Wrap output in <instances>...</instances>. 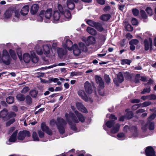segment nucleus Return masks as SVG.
<instances>
[{"label":"nucleus","instance_id":"nucleus-63","mask_svg":"<svg viewBox=\"0 0 156 156\" xmlns=\"http://www.w3.org/2000/svg\"><path fill=\"white\" fill-rule=\"evenodd\" d=\"M36 52L37 54L40 55H42L44 54L43 51H42L41 49L39 48L37 49L36 50Z\"/></svg>","mask_w":156,"mask_h":156},{"label":"nucleus","instance_id":"nucleus-51","mask_svg":"<svg viewBox=\"0 0 156 156\" xmlns=\"http://www.w3.org/2000/svg\"><path fill=\"white\" fill-rule=\"evenodd\" d=\"M132 113L131 112H127L126 115V117L128 119H130L132 117Z\"/></svg>","mask_w":156,"mask_h":156},{"label":"nucleus","instance_id":"nucleus-37","mask_svg":"<svg viewBox=\"0 0 156 156\" xmlns=\"http://www.w3.org/2000/svg\"><path fill=\"white\" fill-rule=\"evenodd\" d=\"M118 139L120 140H122L125 139L126 137L124 133H118L117 135Z\"/></svg>","mask_w":156,"mask_h":156},{"label":"nucleus","instance_id":"nucleus-26","mask_svg":"<svg viewBox=\"0 0 156 156\" xmlns=\"http://www.w3.org/2000/svg\"><path fill=\"white\" fill-rule=\"evenodd\" d=\"M53 17L54 20H58L60 17L62 18L61 14L57 11H55L53 14Z\"/></svg>","mask_w":156,"mask_h":156},{"label":"nucleus","instance_id":"nucleus-59","mask_svg":"<svg viewBox=\"0 0 156 156\" xmlns=\"http://www.w3.org/2000/svg\"><path fill=\"white\" fill-rule=\"evenodd\" d=\"M58 8L59 11L61 14H62L63 11V8L61 5L59 4L58 5Z\"/></svg>","mask_w":156,"mask_h":156},{"label":"nucleus","instance_id":"nucleus-36","mask_svg":"<svg viewBox=\"0 0 156 156\" xmlns=\"http://www.w3.org/2000/svg\"><path fill=\"white\" fill-rule=\"evenodd\" d=\"M115 122L113 120H110L105 123V125L108 128H110L114 124Z\"/></svg>","mask_w":156,"mask_h":156},{"label":"nucleus","instance_id":"nucleus-4","mask_svg":"<svg viewBox=\"0 0 156 156\" xmlns=\"http://www.w3.org/2000/svg\"><path fill=\"white\" fill-rule=\"evenodd\" d=\"M52 14V9H48L45 11L44 10L41 11L40 13V17L42 18L41 21H42L43 19H44V17L48 20H49Z\"/></svg>","mask_w":156,"mask_h":156},{"label":"nucleus","instance_id":"nucleus-10","mask_svg":"<svg viewBox=\"0 0 156 156\" xmlns=\"http://www.w3.org/2000/svg\"><path fill=\"white\" fill-rule=\"evenodd\" d=\"M85 90L88 94H91L92 92V89L91 84L87 81H86L84 84Z\"/></svg>","mask_w":156,"mask_h":156},{"label":"nucleus","instance_id":"nucleus-46","mask_svg":"<svg viewBox=\"0 0 156 156\" xmlns=\"http://www.w3.org/2000/svg\"><path fill=\"white\" fill-rule=\"evenodd\" d=\"M151 104V102L149 101H145L142 103L143 105L142 108L145 107L150 105Z\"/></svg>","mask_w":156,"mask_h":156},{"label":"nucleus","instance_id":"nucleus-21","mask_svg":"<svg viewBox=\"0 0 156 156\" xmlns=\"http://www.w3.org/2000/svg\"><path fill=\"white\" fill-rule=\"evenodd\" d=\"M29 10V8L28 6L27 5H25L21 9L20 13L23 15H26L28 14Z\"/></svg>","mask_w":156,"mask_h":156},{"label":"nucleus","instance_id":"nucleus-39","mask_svg":"<svg viewBox=\"0 0 156 156\" xmlns=\"http://www.w3.org/2000/svg\"><path fill=\"white\" fill-rule=\"evenodd\" d=\"M48 44L50 47L52 46L53 48H55L57 46V41H51Z\"/></svg>","mask_w":156,"mask_h":156},{"label":"nucleus","instance_id":"nucleus-32","mask_svg":"<svg viewBox=\"0 0 156 156\" xmlns=\"http://www.w3.org/2000/svg\"><path fill=\"white\" fill-rule=\"evenodd\" d=\"M94 27H95L99 31H102L104 30L101 24L98 22H97Z\"/></svg>","mask_w":156,"mask_h":156},{"label":"nucleus","instance_id":"nucleus-25","mask_svg":"<svg viewBox=\"0 0 156 156\" xmlns=\"http://www.w3.org/2000/svg\"><path fill=\"white\" fill-rule=\"evenodd\" d=\"M20 15L19 12L17 10L14 11V15L12 21L13 22H17L20 18Z\"/></svg>","mask_w":156,"mask_h":156},{"label":"nucleus","instance_id":"nucleus-2","mask_svg":"<svg viewBox=\"0 0 156 156\" xmlns=\"http://www.w3.org/2000/svg\"><path fill=\"white\" fill-rule=\"evenodd\" d=\"M66 123L67 122L62 118H61L57 119V122L54 119H52L50 121V124L52 126L56 124L58 129L61 134H62L64 133L65 129L63 126L66 125Z\"/></svg>","mask_w":156,"mask_h":156},{"label":"nucleus","instance_id":"nucleus-45","mask_svg":"<svg viewBox=\"0 0 156 156\" xmlns=\"http://www.w3.org/2000/svg\"><path fill=\"white\" fill-rule=\"evenodd\" d=\"M30 94L33 97H36L37 95V92L36 90H32L30 92Z\"/></svg>","mask_w":156,"mask_h":156},{"label":"nucleus","instance_id":"nucleus-38","mask_svg":"<svg viewBox=\"0 0 156 156\" xmlns=\"http://www.w3.org/2000/svg\"><path fill=\"white\" fill-rule=\"evenodd\" d=\"M9 53L12 57V58L14 60L16 59L17 57L15 51L12 49L9 50Z\"/></svg>","mask_w":156,"mask_h":156},{"label":"nucleus","instance_id":"nucleus-57","mask_svg":"<svg viewBox=\"0 0 156 156\" xmlns=\"http://www.w3.org/2000/svg\"><path fill=\"white\" fill-rule=\"evenodd\" d=\"M29 89V88L27 87H25L23 88L22 90L21 91V92L23 93H25L27 92L28 91Z\"/></svg>","mask_w":156,"mask_h":156},{"label":"nucleus","instance_id":"nucleus-1","mask_svg":"<svg viewBox=\"0 0 156 156\" xmlns=\"http://www.w3.org/2000/svg\"><path fill=\"white\" fill-rule=\"evenodd\" d=\"M75 113L78 118L74 115V114L72 112H69V114L66 113L65 116L66 121L68 122L71 128L73 130L76 131V125L73 124V122L78 123L79 120L82 122H83L85 121V118L82 114L79 113L77 111H75Z\"/></svg>","mask_w":156,"mask_h":156},{"label":"nucleus","instance_id":"nucleus-44","mask_svg":"<svg viewBox=\"0 0 156 156\" xmlns=\"http://www.w3.org/2000/svg\"><path fill=\"white\" fill-rule=\"evenodd\" d=\"M139 41L136 39H133L131 40L129 42L130 44L136 45L139 43Z\"/></svg>","mask_w":156,"mask_h":156},{"label":"nucleus","instance_id":"nucleus-7","mask_svg":"<svg viewBox=\"0 0 156 156\" xmlns=\"http://www.w3.org/2000/svg\"><path fill=\"white\" fill-rule=\"evenodd\" d=\"M145 50L147 51L149 48L151 50L152 49V40L151 38H149V40L145 39L144 41Z\"/></svg>","mask_w":156,"mask_h":156},{"label":"nucleus","instance_id":"nucleus-3","mask_svg":"<svg viewBox=\"0 0 156 156\" xmlns=\"http://www.w3.org/2000/svg\"><path fill=\"white\" fill-rule=\"evenodd\" d=\"M11 60V58L8 51L6 50H4L1 59L0 56V62H2L6 65H9L10 64Z\"/></svg>","mask_w":156,"mask_h":156},{"label":"nucleus","instance_id":"nucleus-27","mask_svg":"<svg viewBox=\"0 0 156 156\" xmlns=\"http://www.w3.org/2000/svg\"><path fill=\"white\" fill-rule=\"evenodd\" d=\"M50 47L48 45H45L43 46V51L44 54L45 55L47 56L49 54L50 52Z\"/></svg>","mask_w":156,"mask_h":156},{"label":"nucleus","instance_id":"nucleus-61","mask_svg":"<svg viewBox=\"0 0 156 156\" xmlns=\"http://www.w3.org/2000/svg\"><path fill=\"white\" fill-rule=\"evenodd\" d=\"M15 121V119H12L10 120L6 124V125L7 126H10L11 124L13 123Z\"/></svg>","mask_w":156,"mask_h":156},{"label":"nucleus","instance_id":"nucleus-55","mask_svg":"<svg viewBox=\"0 0 156 156\" xmlns=\"http://www.w3.org/2000/svg\"><path fill=\"white\" fill-rule=\"evenodd\" d=\"M150 90H151L150 87L145 88L143 91H142L141 93L142 94H144L147 93H149Z\"/></svg>","mask_w":156,"mask_h":156},{"label":"nucleus","instance_id":"nucleus-19","mask_svg":"<svg viewBox=\"0 0 156 156\" xmlns=\"http://www.w3.org/2000/svg\"><path fill=\"white\" fill-rule=\"evenodd\" d=\"M13 12L11 10H7L4 13V17L5 19H9L11 18Z\"/></svg>","mask_w":156,"mask_h":156},{"label":"nucleus","instance_id":"nucleus-53","mask_svg":"<svg viewBox=\"0 0 156 156\" xmlns=\"http://www.w3.org/2000/svg\"><path fill=\"white\" fill-rule=\"evenodd\" d=\"M26 101L27 104H30L32 102L31 98L30 97L27 96L26 98Z\"/></svg>","mask_w":156,"mask_h":156},{"label":"nucleus","instance_id":"nucleus-48","mask_svg":"<svg viewBox=\"0 0 156 156\" xmlns=\"http://www.w3.org/2000/svg\"><path fill=\"white\" fill-rule=\"evenodd\" d=\"M132 11L133 15L136 16L138 15L139 13V11L138 10L136 9H133L132 10Z\"/></svg>","mask_w":156,"mask_h":156},{"label":"nucleus","instance_id":"nucleus-52","mask_svg":"<svg viewBox=\"0 0 156 156\" xmlns=\"http://www.w3.org/2000/svg\"><path fill=\"white\" fill-rule=\"evenodd\" d=\"M131 63L130 60L128 59H124L122 61L121 63L122 64H129Z\"/></svg>","mask_w":156,"mask_h":156},{"label":"nucleus","instance_id":"nucleus-62","mask_svg":"<svg viewBox=\"0 0 156 156\" xmlns=\"http://www.w3.org/2000/svg\"><path fill=\"white\" fill-rule=\"evenodd\" d=\"M139 75H137L135 78L134 82L136 83H138L140 82V79H139Z\"/></svg>","mask_w":156,"mask_h":156},{"label":"nucleus","instance_id":"nucleus-17","mask_svg":"<svg viewBox=\"0 0 156 156\" xmlns=\"http://www.w3.org/2000/svg\"><path fill=\"white\" fill-rule=\"evenodd\" d=\"M76 106L77 109L83 112L86 113L87 111L85 107L80 103L77 102L76 103Z\"/></svg>","mask_w":156,"mask_h":156},{"label":"nucleus","instance_id":"nucleus-9","mask_svg":"<svg viewBox=\"0 0 156 156\" xmlns=\"http://www.w3.org/2000/svg\"><path fill=\"white\" fill-rule=\"evenodd\" d=\"M17 133V131L14 132L10 136L8 141L6 142V143L9 145L10 144L12 143L15 142L16 140V136Z\"/></svg>","mask_w":156,"mask_h":156},{"label":"nucleus","instance_id":"nucleus-34","mask_svg":"<svg viewBox=\"0 0 156 156\" xmlns=\"http://www.w3.org/2000/svg\"><path fill=\"white\" fill-rule=\"evenodd\" d=\"M79 46L80 48V49L84 51H87V48L86 46L82 42L79 43Z\"/></svg>","mask_w":156,"mask_h":156},{"label":"nucleus","instance_id":"nucleus-20","mask_svg":"<svg viewBox=\"0 0 156 156\" xmlns=\"http://www.w3.org/2000/svg\"><path fill=\"white\" fill-rule=\"evenodd\" d=\"M73 50V53L75 55L78 56L81 53V50L78 48L77 44H74L72 48Z\"/></svg>","mask_w":156,"mask_h":156},{"label":"nucleus","instance_id":"nucleus-56","mask_svg":"<svg viewBox=\"0 0 156 156\" xmlns=\"http://www.w3.org/2000/svg\"><path fill=\"white\" fill-rule=\"evenodd\" d=\"M148 96L149 100L156 99V95L154 94H152L150 95H149Z\"/></svg>","mask_w":156,"mask_h":156},{"label":"nucleus","instance_id":"nucleus-14","mask_svg":"<svg viewBox=\"0 0 156 156\" xmlns=\"http://www.w3.org/2000/svg\"><path fill=\"white\" fill-rule=\"evenodd\" d=\"M87 45H89L90 44H94L95 43V38L93 36L89 37L87 39H83Z\"/></svg>","mask_w":156,"mask_h":156},{"label":"nucleus","instance_id":"nucleus-31","mask_svg":"<svg viewBox=\"0 0 156 156\" xmlns=\"http://www.w3.org/2000/svg\"><path fill=\"white\" fill-rule=\"evenodd\" d=\"M110 18V15L108 14H105L100 17V19L104 21H108Z\"/></svg>","mask_w":156,"mask_h":156},{"label":"nucleus","instance_id":"nucleus-23","mask_svg":"<svg viewBox=\"0 0 156 156\" xmlns=\"http://www.w3.org/2000/svg\"><path fill=\"white\" fill-rule=\"evenodd\" d=\"M39 9V6L37 4H34L32 5L30 9V12L32 14H36Z\"/></svg>","mask_w":156,"mask_h":156},{"label":"nucleus","instance_id":"nucleus-16","mask_svg":"<svg viewBox=\"0 0 156 156\" xmlns=\"http://www.w3.org/2000/svg\"><path fill=\"white\" fill-rule=\"evenodd\" d=\"M120 127V125L119 124L117 123L116 124L112 129L111 132L109 133H108V134L112 136L111 134L115 133L118 132L119 131Z\"/></svg>","mask_w":156,"mask_h":156},{"label":"nucleus","instance_id":"nucleus-64","mask_svg":"<svg viewBox=\"0 0 156 156\" xmlns=\"http://www.w3.org/2000/svg\"><path fill=\"white\" fill-rule=\"evenodd\" d=\"M16 115V114L15 113L12 112H10L8 114V116L10 118L14 117Z\"/></svg>","mask_w":156,"mask_h":156},{"label":"nucleus","instance_id":"nucleus-22","mask_svg":"<svg viewBox=\"0 0 156 156\" xmlns=\"http://www.w3.org/2000/svg\"><path fill=\"white\" fill-rule=\"evenodd\" d=\"M78 94L82 99L85 101H87V95L83 90H79L78 92Z\"/></svg>","mask_w":156,"mask_h":156},{"label":"nucleus","instance_id":"nucleus-35","mask_svg":"<svg viewBox=\"0 0 156 156\" xmlns=\"http://www.w3.org/2000/svg\"><path fill=\"white\" fill-rule=\"evenodd\" d=\"M7 110L6 109H4L0 112V117L3 118L5 117L7 114Z\"/></svg>","mask_w":156,"mask_h":156},{"label":"nucleus","instance_id":"nucleus-40","mask_svg":"<svg viewBox=\"0 0 156 156\" xmlns=\"http://www.w3.org/2000/svg\"><path fill=\"white\" fill-rule=\"evenodd\" d=\"M16 97L17 99L20 101H23L25 99L24 97L22 94H17Z\"/></svg>","mask_w":156,"mask_h":156},{"label":"nucleus","instance_id":"nucleus-24","mask_svg":"<svg viewBox=\"0 0 156 156\" xmlns=\"http://www.w3.org/2000/svg\"><path fill=\"white\" fill-rule=\"evenodd\" d=\"M86 30L87 32L91 35H95L97 34V31L95 29L91 27H87Z\"/></svg>","mask_w":156,"mask_h":156},{"label":"nucleus","instance_id":"nucleus-43","mask_svg":"<svg viewBox=\"0 0 156 156\" xmlns=\"http://www.w3.org/2000/svg\"><path fill=\"white\" fill-rule=\"evenodd\" d=\"M32 137L34 141H38L39 139L38 137L37 134L36 132H34L32 134Z\"/></svg>","mask_w":156,"mask_h":156},{"label":"nucleus","instance_id":"nucleus-33","mask_svg":"<svg viewBox=\"0 0 156 156\" xmlns=\"http://www.w3.org/2000/svg\"><path fill=\"white\" fill-rule=\"evenodd\" d=\"M85 21L88 25L93 27H94L97 23V22L93 20H87V19H86L85 20Z\"/></svg>","mask_w":156,"mask_h":156},{"label":"nucleus","instance_id":"nucleus-30","mask_svg":"<svg viewBox=\"0 0 156 156\" xmlns=\"http://www.w3.org/2000/svg\"><path fill=\"white\" fill-rule=\"evenodd\" d=\"M23 59L24 61L26 63L29 62L31 59V56L27 53H25L23 55Z\"/></svg>","mask_w":156,"mask_h":156},{"label":"nucleus","instance_id":"nucleus-60","mask_svg":"<svg viewBox=\"0 0 156 156\" xmlns=\"http://www.w3.org/2000/svg\"><path fill=\"white\" fill-rule=\"evenodd\" d=\"M59 80V79L58 78H51L49 79L50 81H52L54 83H57Z\"/></svg>","mask_w":156,"mask_h":156},{"label":"nucleus","instance_id":"nucleus-49","mask_svg":"<svg viewBox=\"0 0 156 156\" xmlns=\"http://www.w3.org/2000/svg\"><path fill=\"white\" fill-rule=\"evenodd\" d=\"M131 22L132 25H137L138 23V22L136 19L134 18H132L131 20Z\"/></svg>","mask_w":156,"mask_h":156},{"label":"nucleus","instance_id":"nucleus-18","mask_svg":"<svg viewBox=\"0 0 156 156\" xmlns=\"http://www.w3.org/2000/svg\"><path fill=\"white\" fill-rule=\"evenodd\" d=\"M95 79L97 83L100 87L103 88L104 87V84L101 77L99 76H96Z\"/></svg>","mask_w":156,"mask_h":156},{"label":"nucleus","instance_id":"nucleus-6","mask_svg":"<svg viewBox=\"0 0 156 156\" xmlns=\"http://www.w3.org/2000/svg\"><path fill=\"white\" fill-rule=\"evenodd\" d=\"M65 42L62 43L63 47L65 48H67L69 51L72 50L73 45L71 41L69 40L66 39V38L64 39Z\"/></svg>","mask_w":156,"mask_h":156},{"label":"nucleus","instance_id":"nucleus-11","mask_svg":"<svg viewBox=\"0 0 156 156\" xmlns=\"http://www.w3.org/2000/svg\"><path fill=\"white\" fill-rule=\"evenodd\" d=\"M62 18L66 20L70 19L71 18V15L69 11L68 10H65L62 14H61Z\"/></svg>","mask_w":156,"mask_h":156},{"label":"nucleus","instance_id":"nucleus-50","mask_svg":"<svg viewBox=\"0 0 156 156\" xmlns=\"http://www.w3.org/2000/svg\"><path fill=\"white\" fill-rule=\"evenodd\" d=\"M156 115L154 114H152L148 118V121L151 122L156 117Z\"/></svg>","mask_w":156,"mask_h":156},{"label":"nucleus","instance_id":"nucleus-47","mask_svg":"<svg viewBox=\"0 0 156 156\" xmlns=\"http://www.w3.org/2000/svg\"><path fill=\"white\" fill-rule=\"evenodd\" d=\"M140 13L142 17L144 19L147 18V16L144 11L141 10L140 11Z\"/></svg>","mask_w":156,"mask_h":156},{"label":"nucleus","instance_id":"nucleus-42","mask_svg":"<svg viewBox=\"0 0 156 156\" xmlns=\"http://www.w3.org/2000/svg\"><path fill=\"white\" fill-rule=\"evenodd\" d=\"M145 11L149 16H151L152 15L153 11L151 8L149 7H147L145 9Z\"/></svg>","mask_w":156,"mask_h":156},{"label":"nucleus","instance_id":"nucleus-12","mask_svg":"<svg viewBox=\"0 0 156 156\" xmlns=\"http://www.w3.org/2000/svg\"><path fill=\"white\" fill-rule=\"evenodd\" d=\"M147 126L150 130H153L154 129V123L152 122L147 121V124L143 126L142 129L145 131L147 129Z\"/></svg>","mask_w":156,"mask_h":156},{"label":"nucleus","instance_id":"nucleus-5","mask_svg":"<svg viewBox=\"0 0 156 156\" xmlns=\"http://www.w3.org/2000/svg\"><path fill=\"white\" fill-rule=\"evenodd\" d=\"M30 136V132L27 130L20 131L19 132L17 138L19 140H23L25 138Z\"/></svg>","mask_w":156,"mask_h":156},{"label":"nucleus","instance_id":"nucleus-15","mask_svg":"<svg viewBox=\"0 0 156 156\" xmlns=\"http://www.w3.org/2000/svg\"><path fill=\"white\" fill-rule=\"evenodd\" d=\"M146 155L147 156H154L155 155V152L151 147H148L146 148L145 150Z\"/></svg>","mask_w":156,"mask_h":156},{"label":"nucleus","instance_id":"nucleus-8","mask_svg":"<svg viewBox=\"0 0 156 156\" xmlns=\"http://www.w3.org/2000/svg\"><path fill=\"white\" fill-rule=\"evenodd\" d=\"M123 77L121 73H119L117 75V78L114 80L115 84L118 86L119 83H122L123 81Z\"/></svg>","mask_w":156,"mask_h":156},{"label":"nucleus","instance_id":"nucleus-41","mask_svg":"<svg viewBox=\"0 0 156 156\" xmlns=\"http://www.w3.org/2000/svg\"><path fill=\"white\" fill-rule=\"evenodd\" d=\"M14 98L12 96H9L6 99V101L7 103L9 104H11L14 102Z\"/></svg>","mask_w":156,"mask_h":156},{"label":"nucleus","instance_id":"nucleus-58","mask_svg":"<svg viewBox=\"0 0 156 156\" xmlns=\"http://www.w3.org/2000/svg\"><path fill=\"white\" fill-rule=\"evenodd\" d=\"M38 133L40 137L42 138L44 137V133L41 130H38Z\"/></svg>","mask_w":156,"mask_h":156},{"label":"nucleus","instance_id":"nucleus-54","mask_svg":"<svg viewBox=\"0 0 156 156\" xmlns=\"http://www.w3.org/2000/svg\"><path fill=\"white\" fill-rule=\"evenodd\" d=\"M104 77L106 83H109L110 82L111 80L108 75L106 74H105L104 75Z\"/></svg>","mask_w":156,"mask_h":156},{"label":"nucleus","instance_id":"nucleus-28","mask_svg":"<svg viewBox=\"0 0 156 156\" xmlns=\"http://www.w3.org/2000/svg\"><path fill=\"white\" fill-rule=\"evenodd\" d=\"M66 4L68 7L70 9H73L75 8L74 4L71 0H67Z\"/></svg>","mask_w":156,"mask_h":156},{"label":"nucleus","instance_id":"nucleus-29","mask_svg":"<svg viewBox=\"0 0 156 156\" xmlns=\"http://www.w3.org/2000/svg\"><path fill=\"white\" fill-rule=\"evenodd\" d=\"M31 59L32 62L34 63H37L38 60L37 57L35 55V53L33 51L30 52Z\"/></svg>","mask_w":156,"mask_h":156},{"label":"nucleus","instance_id":"nucleus-13","mask_svg":"<svg viewBox=\"0 0 156 156\" xmlns=\"http://www.w3.org/2000/svg\"><path fill=\"white\" fill-rule=\"evenodd\" d=\"M41 128L43 131H45L48 135H52L51 130L45 125V123L43 122L41 124Z\"/></svg>","mask_w":156,"mask_h":156}]
</instances>
